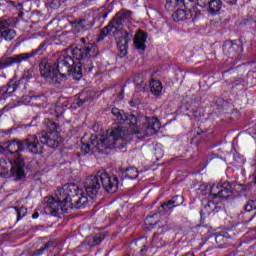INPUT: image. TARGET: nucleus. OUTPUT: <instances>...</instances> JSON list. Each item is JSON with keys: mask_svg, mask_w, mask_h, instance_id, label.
<instances>
[{"mask_svg": "<svg viewBox=\"0 0 256 256\" xmlns=\"http://www.w3.org/2000/svg\"><path fill=\"white\" fill-rule=\"evenodd\" d=\"M253 209H256V201L249 200L247 204L245 205V211L250 213V211H253Z\"/></svg>", "mask_w": 256, "mask_h": 256, "instance_id": "c9c22d12", "label": "nucleus"}, {"mask_svg": "<svg viewBox=\"0 0 256 256\" xmlns=\"http://www.w3.org/2000/svg\"><path fill=\"white\" fill-rule=\"evenodd\" d=\"M105 237H107V232H94L93 236L86 238L85 243L89 245V247H96V245H101Z\"/></svg>", "mask_w": 256, "mask_h": 256, "instance_id": "dca6fc26", "label": "nucleus"}, {"mask_svg": "<svg viewBox=\"0 0 256 256\" xmlns=\"http://www.w3.org/2000/svg\"><path fill=\"white\" fill-rule=\"evenodd\" d=\"M112 115L117 118L119 125H131V127H135L137 125L139 118L135 116V114H127L123 110H119L118 108H112Z\"/></svg>", "mask_w": 256, "mask_h": 256, "instance_id": "9b49d317", "label": "nucleus"}, {"mask_svg": "<svg viewBox=\"0 0 256 256\" xmlns=\"http://www.w3.org/2000/svg\"><path fill=\"white\" fill-rule=\"evenodd\" d=\"M74 23L79 25L82 29H91L93 25H95V18H83L79 20H75Z\"/></svg>", "mask_w": 256, "mask_h": 256, "instance_id": "5701e85b", "label": "nucleus"}, {"mask_svg": "<svg viewBox=\"0 0 256 256\" xmlns=\"http://www.w3.org/2000/svg\"><path fill=\"white\" fill-rule=\"evenodd\" d=\"M153 217H157V214H154L152 216H147L146 219H153Z\"/></svg>", "mask_w": 256, "mask_h": 256, "instance_id": "49530a36", "label": "nucleus"}, {"mask_svg": "<svg viewBox=\"0 0 256 256\" xmlns=\"http://www.w3.org/2000/svg\"><path fill=\"white\" fill-rule=\"evenodd\" d=\"M95 51V46L93 44H88L81 47H75L72 49L71 53L76 61H79L75 65V60L69 55H62L57 59V68L54 72L58 77V83L67 79V77L72 76L76 81H81L83 79V69L87 73L93 71V54Z\"/></svg>", "mask_w": 256, "mask_h": 256, "instance_id": "f257e3e1", "label": "nucleus"}, {"mask_svg": "<svg viewBox=\"0 0 256 256\" xmlns=\"http://www.w3.org/2000/svg\"><path fill=\"white\" fill-rule=\"evenodd\" d=\"M27 59L25 58V54H18L14 55L12 57H7V58H1L0 59V69H5L7 67H11V65H15V63H25Z\"/></svg>", "mask_w": 256, "mask_h": 256, "instance_id": "ddd939ff", "label": "nucleus"}, {"mask_svg": "<svg viewBox=\"0 0 256 256\" xmlns=\"http://www.w3.org/2000/svg\"><path fill=\"white\" fill-rule=\"evenodd\" d=\"M202 223H203V220H202Z\"/></svg>", "mask_w": 256, "mask_h": 256, "instance_id": "4d7b16f0", "label": "nucleus"}, {"mask_svg": "<svg viewBox=\"0 0 256 256\" xmlns=\"http://www.w3.org/2000/svg\"><path fill=\"white\" fill-rule=\"evenodd\" d=\"M168 5H171V7H177L183 3V0H166Z\"/></svg>", "mask_w": 256, "mask_h": 256, "instance_id": "4c0bfd02", "label": "nucleus"}, {"mask_svg": "<svg viewBox=\"0 0 256 256\" xmlns=\"http://www.w3.org/2000/svg\"><path fill=\"white\" fill-rule=\"evenodd\" d=\"M193 8H186L187 11L183 9H178L176 12L172 14L173 21L179 23V21H185V19H191L193 14H191V10Z\"/></svg>", "mask_w": 256, "mask_h": 256, "instance_id": "a211bd4d", "label": "nucleus"}, {"mask_svg": "<svg viewBox=\"0 0 256 256\" xmlns=\"http://www.w3.org/2000/svg\"><path fill=\"white\" fill-rule=\"evenodd\" d=\"M14 210L17 215V221H20L22 217H25L27 215V207L25 206H21L20 208L15 206Z\"/></svg>", "mask_w": 256, "mask_h": 256, "instance_id": "2f4dec72", "label": "nucleus"}, {"mask_svg": "<svg viewBox=\"0 0 256 256\" xmlns=\"http://www.w3.org/2000/svg\"><path fill=\"white\" fill-rule=\"evenodd\" d=\"M25 160L0 159V177L2 179H11L14 181H23L27 174L25 173Z\"/></svg>", "mask_w": 256, "mask_h": 256, "instance_id": "0eeeda50", "label": "nucleus"}, {"mask_svg": "<svg viewBox=\"0 0 256 256\" xmlns=\"http://www.w3.org/2000/svg\"><path fill=\"white\" fill-rule=\"evenodd\" d=\"M195 1L199 7H205L209 0H183L185 9H193L195 7Z\"/></svg>", "mask_w": 256, "mask_h": 256, "instance_id": "b1692460", "label": "nucleus"}, {"mask_svg": "<svg viewBox=\"0 0 256 256\" xmlns=\"http://www.w3.org/2000/svg\"><path fill=\"white\" fill-rule=\"evenodd\" d=\"M103 17H104V18L107 17V14H104Z\"/></svg>", "mask_w": 256, "mask_h": 256, "instance_id": "3c124183", "label": "nucleus"}, {"mask_svg": "<svg viewBox=\"0 0 256 256\" xmlns=\"http://www.w3.org/2000/svg\"><path fill=\"white\" fill-rule=\"evenodd\" d=\"M124 177L127 179H137L139 177V171H137V168H126L124 172Z\"/></svg>", "mask_w": 256, "mask_h": 256, "instance_id": "7c9ffc66", "label": "nucleus"}, {"mask_svg": "<svg viewBox=\"0 0 256 256\" xmlns=\"http://www.w3.org/2000/svg\"><path fill=\"white\" fill-rule=\"evenodd\" d=\"M171 201H175L174 202V207H179V205H181V203H183V197L177 195L172 197V199H170Z\"/></svg>", "mask_w": 256, "mask_h": 256, "instance_id": "e433bc0d", "label": "nucleus"}, {"mask_svg": "<svg viewBox=\"0 0 256 256\" xmlns=\"http://www.w3.org/2000/svg\"><path fill=\"white\" fill-rule=\"evenodd\" d=\"M228 231H231V229H229Z\"/></svg>", "mask_w": 256, "mask_h": 256, "instance_id": "6e6d98bb", "label": "nucleus"}, {"mask_svg": "<svg viewBox=\"0 0 256 256\" xmlns=\"http://www.w3.org/2000/svg\"><path fill=\"white\" fill-rule=\"evenodd\" d=\"M145 87H147V83H145V81H141L136 84V89H140L141 91H145Z\"/></svg>", "mask_w": 256, "mask_h": 256, "instance_id": "58836bf2", "label": "nucleus"}, {"mask_svg": "<svg viewBox=\"0 0 256 256\" xmlns=\"http://www.w3.org/2000/svg\"><path fill=\"white\" fill-rule=\"evenodd\" d=\"M92 101H93V97L87 96V93L82 92L79 95L78 101L76 102V104L78 105V107H82V105H85V103H91Z\"/></svg>", "mask_w": 256, "mask_h": 256, "instance_id": "c756f323", "label": "nucleus"}, {"mask_svg": "<svg viewBox=\"0 0 256 256\" xmlns=\"http://www.w3.org/2000/svg\"><path fill=\"white\" fill-rule=\"evenodd\" d=\"M147 41V33L143 32V30H139L134 39L135 49L138 51H145L147 46L145 42Z\"/></svg>", "mask_w": 256, "mask_h": 256, "instance_id": "f3484780", "label": "nucleus"}, {"mask_svg": "<svg viewBox=\"0 0 256 256\" xmlns=\"http://www.w3.org/2000/svg\"><path fill=\"white\" fill-rule=\"evenodd\" d=\"M3 153H5V148L0 145V154H3Z\"/></svg>", "mask_w": 256, "mask_h": 256, "instance_id": "c03bdc74", "label": "nucleus"}, {"mask_svg": "<svg viewBox=\"0 0 256 256\" xmlns=\"http://www.w3.org/2000/svg\"><path fill=\"white\" fill-rule=\"evenodd\" d=\"M132 15L133 12L131 10H121L116 13L108 25L102 28L98 38L100 41H103L105 37H108V35L111 34L113 29H115V31H113L114 36L120 33L121 36L117 38L116 43L121 57H125V55H127V48L129 47V41H131L132 35L125 30H120L119 27L123 25L125 21H129Z\"/></svg>", "mask_w": 256, "mask_h": 256, "instance_id": "7ed1b4c3", "label": "nucleus"}, {"mask_svg": "<svg viewBox=\"0 0 256 256\" xmlns=\"http://www.w3.org/2000/svg\"><path fill=\"white\" fill-rule=\"evenodd\" d=\"M32 219H39V212H35V213L32 215Z\"/></svg>", "mask_w": 256, "mask_h": 256, "instance_id": "a19ab883", "label": "nucleus"}, {"mask_svg": "<svg viewBox=\"0 0 256 256\" xmlns=\"http://www.w3.org/2000/svg\"><path fill=\"white\" fill-rule=\"evenodd\" d=\"M159 129H161V123L157 118H146V122L144 123L142 128V133L146 135V137H149L151 135H155V133H157Z\"/></svg>", "mask_w": 256, "mask_h": 256, "instance_id": "f8f14e48", "label": "nucleus"}, {"mask_svg": "<svg viewBox=\"0 0 256 256\" xmlns=\"http://www.w3.org/2000/svg\"><path fill=\"white\" fill-rule=\"evenodd\" d=\"M120 96L123 97V90H122V92L120 93Z\"/></svg>", "mask_w": 256, "mask_h": 256, "instance_id": "8fccbe9b", "label": "nucleus"}, {"mask_svg": "<svg viewBox=\"0 0 256 256\" xmlns=\"http://www.w3.org/2000/svg\"><path fill=\"white\" fill-rule=\"evenodd\" d=\"M224 49H226L230 53H233V51L235 53H239V51H243L242 46H239V44H237L235 42H232V41L226 42L225 45H224Z\"/></svg>", "mask_w": 256, "mask_h": 256, "instance_id": "c85d7f7f", "label": "nucleus"}, {"mask_svg": "<svg viewBox=\"0 0 256 256\" xmlns=\"http://www.w3.org/2000/svg\"><path fill=\"white\" fill-rule=\"evenodd\" d=\"M39 69L41 77H44V79H51L53 83H59V78L57 74H55V66H52L47 61V58H43L39 63Z\"/></svg>", "mask_w": 256, "mask_h": 256, "instance_id": "9d476101", "label": "nucleus"}, {"mask_svg": "<svg viewBox=\"0 0 256 256\" xmlns=\"http://www.w3.org/2000/svg\"><path fill=\"white\" fill-rule=\"evenodd\" d=\"M150 91L153 95H156V97L161 95V91H163V84H161V81L152 80L150 82Z\"/></svg>", "mask_w": 256, "mask_h": 256, "instance_id": "a878e982", "label": "nucleus"}, {"mask_svg": "<svg viewBox=\"0 0 256 256\" xmlns=\"http://www.w3.org/2000/svg\"><path fill=\"white\" fill-rule=\"evenodd\" d=\"M20 82L16 81L13 82V80H10L6 86H3L0 89V95L3 97V99H7V97H11L15 91H17V88L19 87Z\"/></svg>", "mask_w": 256, "mask_h": 256, "instance_id": "2eb2a0df", "label": "nucleus"}, {"mask_svg": "<svg viewBox=\"0 0 256 256\" xmlns=\"http://www.w3.org/2000/svg\"><path fill=\"white\" fill-rule=\"evenodd\" d=\"M103 229H105V228H98V227H95V228H94V231H103Z\"/></svg>", "mask_w": 256, "mask_h": 256, "instance_id": "a18cd8bd", "label": "nucleus"}, {"mask_svg": "<svg viewBox=\"0 0 256 256\" xmlns=\"http://www.w3.org/2000/svg\"><path fill=\"white\" fill-rule=\"evenodd\" d=\"M207 5L209 7L210 13H219V11H221V0H208Z\"/></svg>", "mask_w": 256, "mask_h": 256, "instance_id": "cd10ccee", "label": "nucleus"}, {"mask_svg": "<svg viewBox=\"0 0 256 256\" xmlns=\"http://www.w3.org/2000/svg\"><path fill=\"white\" fill-rule=\"evenodd\" d=\"M254 217H255V216L251 217V218H250V221H251V219H253Z\"/></svg>", "mask_w": 256, "mask_h": 256, "instance_id": "5fc2aeb1", "label": "nucleus"}, {"mask_svg": "<svg viewBox=\"0 0 256 256\" xmlns=\"http://www.w3.org/2000/svg\"><path fill=\"white\" fill-rule=\"evenodd\" d=\"M250 231H255V233H256V228H252Z\"/></svg>", "mask_w": 256, "mask_h": 256, "instance_id": "de8ad7c7", "label": "nucleus"}, {"mask_svg": "<svg viewBox=\"0 0 256 256\" xmlns=\"http://www.w3.org/2000/svg\"><path fill=\"white\" fill-rule=\"evenodd\" d=\"M103 187L106 193H117L119 178L109 175L105 171H98L95 175L88 176L84 181V189L90 199H96Z\"/></svg>", "mask_w": 256, "mask_h": 256, "instance_id": "20e7f679", "label": "nucleus"}, {"mask_svg": "<svg viewBox=\"0 0 256 256\" xmlns=\"http://www.w3.org/2000/svg\"><path fill=\"white\" fill-rule=\"evenodd\" d=\"M201 133H203V131H201V132H197V135H201Z\"/></svg>", "mask_w": 256, "mask_h": 256, "instance_id": "09e8293b", "label": "nucleus"}, {"mask_svg": "<svg viewBox=\"0 0 256 256\" xmlns=\"http://www.w3.org/2000/svg\"><path fill=\"white\" fill-rule=\"evenodd\" d=\"M55 245V240H50L48 241L44 247L38 249L36 252H35V255L38 256V255H41V253H43V251H47V249H49V247H53Z\"/></svg>", "mask_w": 256, "mask_h": 256, "instance_id": "72a5a7b5", "label": "nucleus"}, {"mask_svg": "<svg viewBox=\"0 0 256 256\" xmlns=\"http://www.w3.org/2000/svg\"><path fill=\"white\" fill-rule=\"evenodd\" d=\"M123 135L125 133L121 128L108 130L100 140L97 135L86 134L81 138V151L84 155L87 153L109 155L112 149H123Z\"/></svg>", "mask_w": 256, "mask_h": 256, "instance_id": "f03ea898", "label": "nucleus"}, {"mask_svg": "<svg viewBox=\"0 0 256 256\" xmlns=\"http://www.w3.org/2000/svg\"><path fill=\"white\" fill-rule=\"evenodd\" d=\"M27 149L33 155L43 153V144L39 143L36 135H29L25 140L12 139L7 142V151L14 157V161H24L21 151Z\"/></svg>", "mask_w": 256, "mask_h": 256, "instance_id": "39448f33", "label": "nucleus"}, {"mask_svg": "<svg viewBox=\"0 0 256 256\" xmlns=\"http://www.w3.org/2000/svg\"><path fill=\"white\" fill-rule=\"evenodd\" d=\"M81 41H85V38H82Z\"/></svg>", "mask_w": 256, "mask_h": 256, "instance_id": "603ef678", "label": "nucleus"}, {"mask_svg": "<svg viewBox=\"0 0 256 256\" xmlns=\"http://www.w3.org/2000/svg\"><path fill=\"white\" fill-rule=\"evenodd\" d=\"M46 199V211L47 213H50L52 217H57V215H59V211H62V213H67L69 209H87V207L91 205L89 198L87 195L83 194V192L75 198L70 199L65 204H59V202L55 201L53 196L46 197Z\"/></svg>", "mask_w": 256, "mask_h": 256, "instance_id": "423d86ee", "label": "nucleus"}, {"mask_svg": "<svg viewBox=\"0 0 256 256\" xmlns=\"http://www.w3.org/2000/svg\"><path fill=\"white\" fill-rule=\"evenodd\" d=\"M83 190L77 186V184H65L62 188L57 189L55 191V199L58 202V205H65L67 202L71 201V199H75L79 197Z\"/></svg>", "mask_w": 256, "mask_h": 256, "instance_id": "1a4fd4ad", "label": "nucleus"}, {"mask_svg": "<svg viewBox=\"0 0 256 256\" xmlns=\"http://www.w3.org/2000/svg\"><path fill=\"white\" fill-rule=\"evenodd\" d=\"M15 37H17V32H15L13 29L0 31V39H4L5 41H13Z\"/></svg>", "mask_w": 256, "mask_h": 256, "instance_id": "bb28decb", "label": "nucleus"}, {"mask_svg": "<svg viewBox=\"0 0 256 256\" xmlns=\"http://www.w3.org/2000/svg\"><path fill=\"white\" fill-rule=\"evenodd\" d=\"M231 237L227 229L221 230L216 233V243L218 245H225L227 240Z\"/></svg>", "mask_w": 256, "mask_h": 256, "instance_id": "4be33fe9", "label": "nucleus"}, {"mask_svg": "<svg viewBox=\"0 0 256 256\" xmlns=\"http://www.w3.org/2000/svg\"><path fill=\"white\" fill-rule=\"evenodd\" d=\"M47 51V42L41 43L37 49L32 50L29 53H24V57L26 61H29L31 58L35 57V55H43Z\"/></svg>", "mask_w": 256, "mask_h": 256, "instance_id": "6ab92c4d", "label": "nucleus"}, {"mask_svg": "<svg viewBox=\"0 0 256 256\" xmlns=\"http://www.w3.org/2000/svg\"><path fill=\"white\" fill-rule=\"evenodd\" d=\"M237 0H224L225 3H228L229 5H233Z\"/></svg>", "mask_w": 256, "mask_h": 256, "instance_id": "ea45409f", "label": "nucleus"}, {"mask_svg": "<svg viewBox=\"0 0 256 256\" xmlns=\"http://www.w3.org/2000/svg\"><path fill=\"white\" fill-rule=\"evenodd\" d=\"M17 20L13 17H3L0 19V31H7L9 27H15Z\"/></svg>", "mask_w": 256, "mask_h": 256, "instance_id": "aec40b11", "label": "nucleus"}, {"mask_svg": "<svg viewBox=\"0 0 256 256\" xmlns=\"http://www.w3.org/2000/svg\"><path fill=\"white\" fill-rule=\"evenodd\" d=\"M195 1L199 7H205L209 0H183L185 9H193L195 7Z\"/></svg>", "mask_w": 256, "mask_h": 256, "instance_id": "393cba45", "label": "nucleus"}, {"mask_svg": "<svg viewBox=\"0 0 256 256\" xmlns=\"http://www.w3.org/2000/svg\"><path fill=\"white\" fill-rule=\"evenodd\" d=\"M41 97H43V95H41V96H39V95H38V96H33L32 99H34L35 101H37V99H41Z\"/></svg>", "mask_w": 256, "mask_h": 256, "instance_id": "79ce46f5", "label": "nucleus"}, {"mask_svg": "<svg viewBox=\"0 0 256 256\" xmlns=\"http://www.w3.org/2000/svg\"><path fill=\"white\" fill-rule=\"evenodd\" d=\"M230 187L232 188L233 193H243V191H245V186L235 182L230 183Z\"/></svg>", "mask_w": 256, "mask_h": 256, "instance_id": "473e14b6", "label": "nucleus"}, {"mask_svg": "<svg viewBox=\"0 0 256 256\" xmlns=\"http://www.w3.org/2000/svg\"><path fill=\"white\" fill-rule=\"evenodd\" d=\"M213 199H217L219 197L222 201H227V199L233 198V189L231 188V183L224 182L221 186V189L218 193L212 194Z\"/></svg>", "mask_w": 256, "mask_h": 256, "instance_id": "4468645a", "label": "nucleus"}, {"mask_svg": "<svg viewBox=\"0 0 256 256\" xmlns=\"http://www.w3.org/2000/svg\"><path fill=\"white\" fill-rule=\"evenodd\" d=\"M44 125L48 131L43 130L42 132L38 133V141L41 145H47L51 149H57L59 147V125L55 123V121L46 118L44 119Z\"/></svg>", "mask_w": 256, "mask_h": 256, "instance_id": "6e6552de", "label": "nucleus"}, {"mask_svg": "<svg viewBox=\"0 0 256 256\" xmlns=\"http://www.w3.org/2000/svg\"><path fill=\"white\" fill-rule=\"evenodd\" d=\"M14 129H17V128H11V129L6 130V135H9V133H11Z\"/></svg>", "mask_w": 256, "mask_h": 256, "instance_id": "37998d69", "label": "nucleus"}, {"mask_svg": "<svg viewBox=\"0 0 256 256\" xmlns=\"http://www.w3.org/2000/svg\"><path fill=\"white\" fill-rule=\"evenodd\" d=\"M175 207V200H168L160 205L158 208L159 215H167V213H171V209Z\"/></svg>", "mask_w": 256, "mask_h": 256, "instance_id": "412c9836", "label": "nucleus"}, {"mask_svg": "<svg viewBox=\"0 0 256 256\" xmlns=\"http://www.w3.org/2000/svg\"><path fill=\"white\" fill-rule=\"evenodd\" d=\"M62 2H66L67 0H61Z\"/></svg>", "mask_w": 256, "mask_h": 256, "instance_id": "864d4df0", "label": "nucleus"}, {"mask_svg": "<svg viewBox=\"0 0 256 256\" xmlns=\"http://www.w3.org/2000/svg\"><path fill=\"white\" fill-rule=\"evenodd\" d=\"M63 3H65V2H63L61 0H50L49 7H50V9L57 10L61 7V5H63Z\"/></svg>", "mask_w": 256, "mask_h": 256, "instance_id": "f704fd0d", "label": "nucleus"}]
</instances>
